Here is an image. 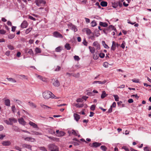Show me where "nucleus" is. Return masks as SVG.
Instances as JSON below:
<instances>
[{
  "label": "nucleus",
  "mask_w": 151,
  "mask_h": 151,
  "mask_svg": "<svg viewBox=\"0 0 151 151\" xmlns=\"http://www.w3.org/2000/svg\"><path fill=\"white\" fill-rule=\"evenodd\" d=\"M43 96L45 99H48L50 98H56V97L50 91H46L43 93Z\"/></svg>",
  "instance_id": "nucleus-1"
},
{
  "label": "nucleus",
  "mask_w": 151,
  "mask_h": 151,
  "mask_svg": "<svg viewBox=\"0 0 151 151\" xmlns=\"http://www.w3.org/2000/svg\"><path fill=\"white\" fill-rule=\"evenodd\" d=\"M17 120L15 118L12 117L9 119V120H4V122L7 124L12 125L13 123H15L17 122Z\"/></svg>",
  "instance_id": "nucleus-2"
},
{
  "label": "nucleus",
  "mask_w": 151,
  "mask_h": 151,
  "mask_svg": "<svg viewBox=\"0 0 151 151\" xmlns=\"http://www.w3.org/2000/svg\"><path fill=\"white\" fill-rule=\"evenodd\" d=\"M48 147L51 151H59L58 147L55 144H51L48 145Z\"/></svg>",
  "instance_id": "nucleus-3"
},
{
  "label": "nucleus",
  "mask_w": 151,
  "mask_h": 151,
  "mask_svg": "<svg viewBox=\"0 0 151 151\" xmlns=\"http://www.w3.org/2000/svg\"><path fill=\"white\" fill-rule=\"evenodd\" d=\"M35 2L36 4L38 6H41L42 4L44 5L46 4V1L43 0H36Z\"/></svg>",
  "instance_id": "nucleus-4"
},
{
  "label": "nucleus",
  "mask_w": 151,
  "mask_h": 151,
  "mask_svg": "<svg viewBox=\"0 0 151 151\" xmlns=\"http://www.w3.org/2000/svg\"><path fill=\"white\" fill-rule=\"evenodd\" d=\"M67 25L69 29L73 30L75 32L77 31L78 30L76 27L71 23L68 24Z\"/></svg>",
  "instance_id": "nucleus-5"
},
{
  "label": "nucleus",
  "mask_w": 151,
  "mask_h": 151,
  "mask_svg": "<svg viewBox=\"0 0 151 151\" xmlns=\"http://www.w3.org/2000/svg\"><path fill=\"white\" fill-rule=\"evenodd\" d=\"M52 82L54 86L58 87L60 86V82L58 80H55V79H53L52 80Z\"/></svg>",
  "instance_id": "nucleus-6"
},
{
  "label": "nucleus",
  "mask_w": 151,
  "mask_h": 151,
  "mask_svg": "<svg viewBox=\"0 0 151 151\" xmlns=\"http://www.w3.org/2000/svg\"><path fill=\"white\" fill-rule=\"evenodd\" d=\"M68 132L69 134L70 135H71L72 134L77 136V132L74 130H68Z\"/></svg>",
  "instance_id": "nucleus-7"
},
{
  "label": "nucleus",
  "mask_w": 151,
  "mask_h": 151,
  "mask_svg": "<svg viewBox=\"0 0 151 151\" xmlns=\"http://www.w3.org/2000/svg\"><path fill=\"white\" fill-rule=\"evenodd\" d=\"M1 144L2 145L4 146H9L11 144V143L10 141H3L2 142Z\"/></svg>",
  "instance_id": "nucleus-8"
},
{
  "label": "nucleus",
  "mask_w": 151,
  "mask_h": 151,
  "mask_svg": "<svg viewBox=\"0 0 151 151\" xmlns=\"http://www.w3.org/2000/svg\"><path fill=\"white\" fill-rule=\"evenodd\" d=\"M53 35L54 37H63L62 35L59 32L57 31L53 33Z\"/></svg>",
  "instance_id": "nucleus-9"
},
{
  "label": "nucleus",
  "mask_w": 151,
  "mask_h": 151,
  "mask_svg": "<svg viewBox=\"0 0 151 151\" xmlns=\"http://www.w3.org/2000/svg\"><path fill=\"white\" fill-rule=\"evenodd\" d=\"M107 80H104L103 81H95L93 82V84H94L95 83H98L99 84H105V83L107 82Z\"/></svg>",
  "instance_id": "nucleus-10"
},
{
  "label": "nucleus",
  "mask_w": 151,
  "mask_h": 151,
  "mask_svg": "<svg viewBox=\"0 0 151 151\" xmlns=\"http://www.w3.org/2000/svg\"><path fill=\"white\" fill-rule=\"evenodd\" d=\"M101 145V143L95 142L93 143L91 145V146L92 147H97L100 146Z\"/></svg>",
  "instance_id": "nucleus-11"
},
{
  "label": "nucleus",
  "mask_w": 151,
  "mask_h": 151,
  "mask_svg": "<svg viewBox=\"0 0 151 151\" xmlns=\"http://www.w3.org/2000/svg\"><path fill=\"white\" fill-rule=\"evenodd\" d=\"M24 139L26 141L31 142H34L35 141V139L31 137H27L24 138Z\"/></svg>",
  "instance_id": "nucleus-12"
},
{
  "label": "nucleus",
  "mask_w": 151,
  "mask_h": 151,
  "mask_svg": "<svg viewBox=\"0 0 151 151\" xmlns=\"http://www.w3.org/2000/svg\"><path fill=\"white\" fill-rule=\"evenodd\" d=\"M28 26V23L26 21H24L21 24V27L22 28H25Z\"/></svg>",
  "instance_id": "nucleus-13"
},
{
  "label": "nucleus",
  "mask_w": 151,
  "mask_h": 151,
  "mask_svg": "<svg viewBox=\"0 0 151 151\" xmlns=\"http://www.w3.org/2000/svg\"><path fill=\"white\" fill-rule=\"evenodd\" d=\"M22 146L23 148H25L32 150V146L30 145L24 144L22 145Z\"/></svg>",
  "instance_id": "nucleus-14"
},
{
  "label": "nucleus",
  "mask_w": 151,
  "mask_h": 151,
  "mask_svg": "<svg viewBox=\"0 0 151 151\" xmlns=\"http://www.w3.org/2000/svg\"><path fill=\"white\" fill-rule=\"evenodd\" d=\"M29 124L30 126H32L33 128H35L39 129V127H38L37 125L35 123L32 122L30 121Z\"/></svg>",
  "instance_id": "nucleus-15"
},
{
  "label": "nucleus",
  "mask_w": 151,
  "mask_h": 151,
  "mask_svg": "<svg viewBox=\"0 0 151 151\" xmlns=\"http://www.w3.org/2000/svg\"><path fill=\"white\" fill-rule=\"evenodd\" d=\"M106 29L108 31H110L111 29L115 31H116V29L112 25L109 26L108 27L106 28Z\"/></svg>",
  "instance_id": "nucleus-16"
},
{
  "label": "nucleus",
  "mask_w": 151,
  "mask_h": 151,
  "mask_svg": "<svg viewBox=\"0 0 151 151\" xmlns=\"http://www.w3.org/2000/svg\"><path fill=\"white\" fill-rule=\"evenodd\" d=\"M112 7L115 8H116L118 6V2L117 1H113L111 2Z\"/></svg>",
  "instance_id": "nucleus-17"
},
{
  "label": "nucleus",
  "mask_w": 151,
  "mask_h": 151,
  "mask_svg": "<svg viewBox=\"0 0 151 151\" xmlns=\"http://www.w3.org/2000/svg\"><path fill=\"white\" fill-rule=\"evenodd\" d=\"M18 121L19 123L22 125H25V124L26 122L22 118L19 119Z\"/></svg>",
  "instance_id": "nucleus-18"
},
{
  "label": "nucleus",
  "mask_w": 151,
  "mask_h": 151,
  "mask_svg": "<svg viewBox=\"0 0 151 151\" xmlns=\"http://www.w3.org/2000/svg\"><path fill=\"white\" fill-rule=\"evenodd\" d=\"M12 129L16 132H20L21 130L17 127L13 126L12 127Z\"/></svg>",
  "instance_id": "nucleus-19"
},
{
  "label": "nucleus",
  "mask_w": 151,
  "mask_h": 151,
  "mask_svg": "<svg viewBox=\"0 0 151 151\" xmlns=\"http://www.w3.org/2000/svg\"><path fill=\"white\" fill-rule=\"evenodd\" d=\"M93 44V45L96 47L98 50L100 49V45L97 42H94Z\"/></svg>",
  "instance_id": "nucleus-20"
},
{
  "label": "nucleus",
  "mask_w": 151,
  "mask_h": 151,
  "mask_svg": "<svg viewBox=\"0 0 151 151\" xmlns=\"http://www.w3.org/2000/svg\"><path fill=\"white\" fill-rule=\"evenodd\" d=\"M26 51L27 53L31 55H33L34 53L32 49H26Z\"/></svg>",
  "instance_id": "nucleus-21"
},
{
  "label": "nucleus",
  "mask_w": 151,
  "mask_h": 151,
  "mask_svg": "<svg viewBox=\"0 0 151 151\" xmlns=\"http://www.w3.org/2000/svg\"><path fill=\"white\" fill-rule=\"evenodd\" d=\"M4 104L5 105L9 106H10V101L9 99H6L5 100Z\"/></svg>",
  "instance_id": "nucleus-22"
},
{
  "label": "nucleus",
  "mask_w": 151,
  "mask_h": 151,
  "mask_svg": "<svg viewBox=\"0 0 151 151\" xmlns=\"http://www.w3.org/2000/svg\"><path fill=\"white\" fill-rule=\"evenodd\" d=\"M99 24L100 25L104 27H106L108 26V24L106 22H99Z\"/></svg>",
  "instance_id": "nucleus-23"
},
{
  "label": "nucleus",
  "mask_w": 151,
  "mask_h": 151,
  "mask_svg": "<svg viewBox=\"0 0 151 151\" xmlns=\"http://www.w3.org/2000/svg\"><path fill=\"white\" fill-rule=\"evenodd\" d=\"M74 116L75 119L77 121H78L80 118V116L79 115L76 114H74Z\"/></svg>",
  "instance_id": "nucleus-24"
},
{
  "label": "nucleus",
  "mask_w": 151,
  "mask_h": 151,
  "mask_svg": "<svg viewBox=\"0 0 151 151\" xmlns=\"http://www.w3.org/2000/svg\"><path fill=\"white\" fill-rule=\"evenodd\" d=\"M31 132L32 133L31 134L32 135H40L42 134L40 132L33 130L31 131Z\"/></svg>",
  "instance_id": "nucleus-25"
},
{
  "label": "nucleus",
  "mask_w": 151,
  "mask_h": 151,
  "mask_svg": "<svg viewBox=\"0 0 151 151\" xmlns=\"http://www.w3.org/2000/svg\"><path fill=\"white\" fill-rule=\"evenodd\" d=\"M116 44L114 41L112 42V45L111 48V50L114 51L116 49Z\"/></svg>",
  "instance_id": "nucleus-26"
},
{
  "label": "nucleus",
  "mask_w": 151,
  "mask_h": 151,
  "mask_svg": "<svg viewBox=\"0 0 151 151\" xmlns=\"http://www.w3.org/2000/svg\"><path fill=\"white\" fill-rule=\"evenodd\" d=\"M100 5L103 7L106 6L107 5V3L105 1H102L101 2Z\"/></svg>",
  "instance_id": "nucleus-27"
},
{
  "label": "nucleus",
  "mask_w": 151,
  "mask_h": 151,
  "mask_svg": "<svg viewBox=\"0 0 151 151\" xmlns=\"http://www.w3.org/2000/svg\"><path fill=\"white\" fill-rule=\"evenodd\" d=\"M89 48L90 51L93 54L95 52V49L94 47H92L91 46L89 47Z\"/></svg>",
  "instance_id": "nucleus-28"
},
{
  "label": "nucleus",
  "mask_w": 151,
  "mask_h": 151,
  "mask_svg": "<svg viewBox=\"0 0 151 151\" xmlns=\"http://www.w3.org/2000/svg\"><path fill=\"white\" fill-rule=\"evenodd\" d=\"M40 105L42 107L45 109H47L50 108V107L42 104H40Z\"/></svg>",
  "instance_id": "nucleus-29"
},
{
  "label": "nucleus",
  "mask_w": 151,
  "mask_h": 151,
  "mask_svg": "<svg viewBox=\"0 0 151 151\" xmlns=\"http://www.w3.org/2000/svg\"><path fill=\"white\" fill-rule=\"evenodd\" d=\"M58 134H56L57 136L61 137L63 136L65 134V133L63 131H60L59 132V133H58Z\"/></svg>",
  "instance_id": "nucleus-30"
},
{
  "label": "nucleus",
  "mask_w": 151,
  "mask_h": 151,
  "mask_svg": "<svg viewBox=\"0 0 151 151\" xmlns=\"http://www.w3.org/2000/svg\"><path fill=\"white\" fill-rule=\"evenodd\" d=\"M107 94H106V92L105 91H102V93L101 96V98L102 99H104L106 96Z\"/></svg>",
  "instance_id": "nucleus-31"
},
{
  "label": "nucleus",
  "mask_w": 151,
  "mask_h": 151,
  "mask_svg": "<svg viewBox=\"0 0 151 151\" xmlns=\"http://www.w3.org/2000/svg\"><path fill=\"white\" fill-rule=\"evenodd\" d=\"M9 81H12L13 83L16 82V80L12 78H6Z\"/></svg>",
  "instance_id": "nucleus-32"
},
{
  "label": "nucleus",
  "mask_w": 151,
  "mask_h": 151,
  "mask_svg": "<svg viewBox=\"0 0 151 151\" xmlns=\"http://www.w3.org/2000/svg\"><path fill=\"white\" fill-rule=\"evenodd\" d=\"M28 103L29 104V105L32 107L35 108L36 107V106L33 103L30 101H29Z\"/></svg>",
  "instance_id": "nucleus-33"
},
{
  "label": "nucleus",
  "mask_w": 151,
  "mask_h": 151,
  "mask_svg": "<svg viewBox=\"0 0 151 151\" xmlns=\"http://www.w3.org/2000/svg\"><path fill=\"white\" fill-rule=\"evenodd\" d=\"M91 24V26L92 27H94L97 25L96 22L94 20H93L92 21Z\"/></svg>",
  "instance_id": "nucleus-34"
},
{
  "label": "nucleus",
  "mask_w": 151,
  "mask_h": 151,
  "mask_svg": "<svg viewBox=\"0 0 151 151\" xmlns=\"http://www.w3.org/2000/svg\"><path fill=\"white\" fill-rule=\"evenodd\" d=\"M95 36L93 34H91L89 37V38L93 40H95Z\"/></svg>",
  "instance_id": "nucleus-35"
},
{
  "label": "nucleus",
  "mask_w": 151,
  "mask_h": 151,
  "mask_svg": "<svg viewBox=\"0 0 151 151\" xmlns=\"http://www.w3.org/2000/svg\"><path fill=\"white\" fill-rule=\"evenodd\" d=\"M102 44L104 45V47L106 49H108L109 48V47L108 46V45L106 44L105 41H103L102 42Z\"/></svg>",
  "instance_id": "nucleus-36"
},
{
  "label": "nucleus",
  "mask_w": 151,
  "mask_h": 151,
  "mask_svg": "<svg viewBox=\"0 0 151 151\" xmlns=\"http://www.w3.org/2000/svg\"><path fill=\"white\" fill-rule=\"evenodd\" d=\"M35 51L36 53H40L41 52L40 49L38 47H37L35 48Z\"/></svg>",
  "instance_id": "nucleus-37"
},
{
  "label": "nucleus",
  "mask_w": 151,
  "mask_h": 151,
  "mask_svg": "<svg viewBox=\"0 0 151 151\" xmlns=\"http://www.w3.org/2000/svg\"><path fill=\"white\" fill-rule=\"evenodd\" d=\"M37 77L39 78L41 80H42L43 81H46V79L40 76H38Z\"/></svg>",
  "instance_id": "nucleus-38"
},
{
  "label": "nucleus",
  "mask_w": 151,
  "mask_h": 151,
  "mask_svg": "<svg viewBox=\"0 0 151 151\" xmlns=\"http://www.w3.org/2000/svg\"><path fill=\"white\" fill-rule=\"evenodd\" d=\"M76 107L78 108L82 107L83 106V104H77L76 105Z\"/></svg>",
  "instance_id": "nucleus-39"
},
{
  "label": "nucleus",
  "mask_w": 151,
  "mask_h": 151,
  "mask_svg": "<svg viewBox=\"0 0 151 151\" xmlns=\"http://www.w3.org/2000/svg\"><path fill=\"white\" fill-rule=\"evenodd\" d=\"M113 96L114 97L115 100L116 101H119V97L117 95H114Z\"/></svg>",
  "instance_id": "nucleus-40"
},
{
  "label": "nucleus",
  "mask_w": 151,
  "mask_h": 151,
  "mask_svg": "<svg viewBox=\"0 0 151 151\" xmlns=\"http://www.w3.org/2000/svg\"><path fill=\"white\" fill-rule=\"evenodd\" d=\"M62 48L61 47L59 46L57 47L55 49V51L57 52H60L62 50Z\"/></svg>",
  "instance_id": "nucleus-41"
},
{
  "label": "nucleus",
  "mask_w": 151,
  "mask_h": 151,
  "mask_svg": "<svg viewBox=\"0 0 151 151\" xmlns=\"http://www.w3.org/2000/svg\"><path fill=\"white\" fill-rule=\"evenodd\" d=\"M7 47L10 50H13L14 49V47L13 45H7Z\"/></svg>",
  "instance_id": "nucleus-42"
},
{
  "label": "nucleus",
  "mask_w": 151,
  "mask_h": 151,
  "mask_svg": "<svg viewBox=\"0 0 151 151\" xmlns=\"http://www.w3.org/2000/svg\"><path fill=\"white\" fill-rule=\"evenodd\" d=\"M101 149L104 151H106L107 149V148L105 146L102 145L101 147Z\"/></svg>",
  "instance_id": "nucleus-43"
},
{
  "label": "nucleus",
  "mask_w": 151,
  "mask_h": 151,
  "mask_svg": "<svg viewBox=\"0 0 151 151\" xmlns=\"http://www.w3.org/2000/svg\"><path fill=\"white\" fill-rule=\"evenodd\" d=\"M32 29V28L31 27H30L28 29H27L26 30L25 33L27 34L29 33V32H30L31 31Z\"/></svg>",
  "instance_id": "nucleus-44"
},
{
  "label": "nucleus",
  "mask_w": 151,
  "mask_h": 151,
  "mask_svg": "<svg viewBox=\"0 0 151 151\" xmlns=\"http://www.w3.org/2000/svg\"><path fill=\"white\" fill-rule=\"evenodd\" d=\"M86 32L88 35H90L91 33V31L89 29H87L86 31Z\"/></svg>",
  "instance_id": "nucleus-45"
},
{
  "label": "nucleus",
  "mask_w": 151,
  "mask_h": 151,
  "mask_svg": "<svg viewBox=\"0 0 151 151\" xmlns=\"http://www.w3.org/2000/svg\"><path fill=\"white\" fill-rule=\"evenodd\" d=\"M144 150L145 151H151V149L147 147H145Z\"/></svg>",
  "instance_id": "nucleus-46"
},
{
  "label": "nucleus",
  "mask_w": 151,
  "mask_h": 151,
  "mask_svg": "<svg viewBox=\"0 0 151 151\" xmlns=\"http://www.w3.org/2000/svg\"><path fill=\"white\" fill-rule=\"evenodd\" d=\"M132 81L134 83H138L139 82V80L138 79H136L134 78L132 80Z\"/></svg>",
  "instance_id": "nucleus-47"
},
{
  "label": "nucleus",
  "mask_w": 151,
  "mask_h": 151,
  "mask_svg": "<svg viewBox=\"0 0 151 151\" xmlns=\"http://www.w3.org/2000/svg\"><path fill=\"white\" fill-rule=\"evenodd\" d=\"M61 68L60 66H57L56 68L54 70V71H58L60 70V69Z\"/></svg>",
  "instance_id": "nucleus-48"
},
{
  "label": "nucleus",
  "mask_w": 151,
  "mask_h": 151,
  "mask_svg": "<svg viewBox=\"0 0 151 151\" xmlns=\"http://www.w3.org/2000/svg\"><path fill=\"white\" fill-rule=\"evenodd\" d=\"M126 43L125 41H123L122 42V44L121 45V47H122L123 49H124L125 47V45Z\"/></svg>",
  "instance_id": "nucleus-49"
},
{
  "label": "nucleus",
  "mask_w": 151,
  "mask_h": 151,
  "mask_svg": "<svg viewBox=\"0 0 151 151\" xmlns=\"http://www.w3.org/2000/svg\"><path fill=\"white\" fill-rule=\"evenodd\" d=\"M40 149L42 151H47L46 148L44 147H40Z\"/></svg>",
  "instance_id": "nucleus-50"
},
{
  "label": "nucleus",
  "mask_w": 151,
  "mask_h": 151,
  "mask_svg": "<svg viewBox=\"0 0 151 151\" xmlns=\"http://www.w3.org/2000/svg\"><path fill=\"white\" fill-rule=\"evenodd\" d=\"M103 66L105 68H107L108 66V63L107 62H105L103 64Z\"/></svg>",
  "instance_id": "nucleus-51"
},
{
  "label": "nucleus",
  "mask_w": 151,
  "mask_h": 151,
  "mask_svg": "<svg viewBox=\"0 0 151 151\" xmlns=\"http://www.w3.org/2000/svg\"><path fill=\"white\" fill-rule=\"evenodd\" d=\"M95 106L94 105H92L90 107V109L92 111H94L95 109Z\"/></svg>",
  "instance_id": "nucleus-52"
},
{
  "label": "nucleus",
  "mask_w": 151,
  "mask_h": 151,
  "mask_svg": "<svg viewBox=\"0 0 151 151\" xmlns=\"http://www.w3.org/2000/svg\"><path fill=\"white\" fill-rule=\"evenodd\" d=\"M14 34H10L8 35V37L10 39H13L14 37Z\"/></svg>",
  "instance_id": "nucleus-53"
},
{
  "label": "nucleus",
  "mask_w": 151,
  "mask_h": 151,
  "mask_svg": "<svg viewBox=\"0 0 151 151\" xmlns=\"http://www.w3.org/2000/svg\"><path fill=\"white\" fill-rule=\"evenodd\" d=\"M99 57L101 58H104L105 56V54L103 53H101L99 54Z\"/></svg>",
  "instance_id": "nucleus-54"
},
{
  "label": "nucleus",
  "mask_w": 151,
  "mask_h": 151,
  "mask_svg": "<svg viewBox=\"0 0 151 151\" xmlns=\"http://www.w3.org/2000/svg\"><path fill=\"white\" fill-rule=\"evenodd\" d=\"M28 18H29V19H30L33 20L34 21H35L36 20V19L35 18L33 17H32V16L30 15L29 16Z\"/></svg>",
  "instance_id": "nucleus-55"
},
{
  "label": "nucleus",
  "mask_w": 151,
  "mask_h": 151,
  "mask_svg": "<svg viewBox=\"0 0 151 151\" xmlns=\"http://www.w3.org/2000/svg\"><path fill=\"white\" fill-rule=\"evenodd\" d=\"M74 58L75 60L78 61L80 60V58L78 56L75 55L74 56Z\"/></svg>",
  "instance_id": "nucleus-56"
},
{
  "label": "nucleus",
  "mask_w": 151,
  "mask_h": 151,
  "mask_svg": "<svg viewBox=\"0 0 151 151\" xmlns=\"http://www.w3.org/2000/svg\"><path fill=\"white\" fill-rule=\"evenodd\" d=\"M6 32V31L3 29L0 30V34H4Z\"/></svg>",
  "instance_id": "nucleus-57"
},
{
  "label": "nucleus",
  "mask_w": 151,
  "mask_h": 151,
  "mask_svg": "<svg viewBox=\"0 0 151 151\" xmlns=\"http://www.w3.org/2000/svg\"><path fill=\"white\" fill-rule=\"evenodd\" d=\"M12 110L13 111V112L14 113L15 112V109H15V106L14 105H13L12 106Z\"/></svg>",
  "instance_id": "nucleus-58"
},
{
  "label": "nucleus",
  "mask_w": 151,
  "mask_h": 151,
  "mask_svg": "<svg viewBox=\"0 0 151 151\" xmlns=\"http://www.w3.org/2000/svg\"><path fill=\"white\" fill-rule=\"evenodd\" d=\"M93 58L94 59V60H97L99 58V57L97 56V54H95L93 56Z\"/></svg>",
  "instance_id": "nucleus-59"
},
{
  "label": "nucleus",
  "mask_w": 151,
  "mask_h": 151,
  "mask_svg": "<svg viewBox=\"0 0 151 151\" xmlns=\"http://www.w3.org/2000/svg\"><path fill=\"white\" fill-rule=\"evenodd\" d=\"M83 44L85 46H87V42L86 40L85 39H84L83 41Z\"/></svg>",
  "instance_id": "nucleus-60"
},
{
  "label": "nucleus",
  "mask_w": 151,
  "mask_h": 151,
  "mask_svg": "<svg viewBox=\"0 0 151 151\" xmlns=\"http://www.w3.org/2000/svg\"><path fill=\"white\" fill-rule=\"evenodd\" d=\"M83 101V100L82 98V99H81V98L78 99L76 100V101L77 102H82Z\"/></svg>",
  "instance_id": "nucleus-61"
},
{
  "label": "nucleus",
  "mask_w": 151,
  "mask_h": 151,
  "mask_svg": "<svg viewBox=\"0 0 151 151\" xmlns=\"http://www.w3.org/2000/svg\"><path fill=\"white\" fill-rule=\"evenodd\" d=\"M73 76L76 78H78L79 76V73H77L76 74H74Z\"/></svg>",
  "instance_id": "nucleus-62"
},
{
  "label": "nucleus",
  "mask_w": 151,
  "mask_h": 151,
  "mask_svg": "<svg viewBox=\"0 0 151 151\" xmlns=\"http://www.w3.org/2000/svg\"><path fill=\"white\" fill-rule=\"evenodd\" d=\"M5 137V135L3 134H0V139H3Z\"/></svg>",
  "instance_id": "nucleus-63"
},
{
  "label": "nucleus",
  "mask_w": 151,
  "mask_h": 151,
  "mask_svg": "<svg viewBox=\"0 0 151 151\" xmlns=\"http://www.w3.org/2000/svg\"><path fill=\"white\" fill-rule=\"evenodd\" d=\"M133 100L132 99H129L128 101V102L129 103H132L133 102Z\"/></svg>",
  "instance_id": "nucleus-64"
}]
</instances>
